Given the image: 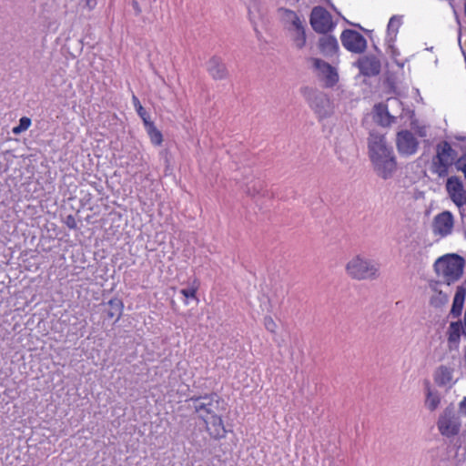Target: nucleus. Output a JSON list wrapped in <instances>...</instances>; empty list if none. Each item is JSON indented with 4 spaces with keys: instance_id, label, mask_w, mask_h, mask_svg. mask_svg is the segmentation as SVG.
<instances>
[{
    "instance_id": "31",
    "label": "nucleus",
    "mask_w": 466,
    "mask_h": 466,
    "mask_svg": "<svg viewBox=\"0 0 466 466\" xmlns=\"http://www.w3.org/2000/svg\"><path fill=\"white\" fill-rule=\"evenodd\" d=\"M456 167L458 170L463 172L466 177V154L462 155L456 162Z\"/></svg>"
},
{
    "instance_id": "6",
    "label": "nucleus",
    "mask_w": 466,
    "mask_h": 466,
    "mask_svg": "<svg viewBox=\"0 0 466 466\" xmlns=\"http://www.w3.org/2000/svg\"><path fill=\"white\" fill-rule=\"evenodd\" d=\"M311 62L316 76L326 87H333L338 83L339 74L336 67L319 58H312Z\"/></svg>"
},
{
    "instance_id": "23",
    "label": "nucleus",
    "mask_w": 466,
    "mask_h": 466,
    "mask_svg": "<svg viewBox=\"0 0 466 466\" xmlns=\"http://www.w3.org/2000/svg\"><path fill=\"white\" fill-rule=\"evenodd\" d=\"M402 24V16L400 15H393L390 17L388 26H387V34L385 41H395L399 28Z\"/></svg>"
},
{
    "instance_id": "35",
    "label": "nucleus",
    "mask_w": 466,
    "mask_h": 466,
    "mask_svg": "<svg viewBox=\"0 0 466 466\" xmlns=\"http://www.w3.org/2000/svg\"><path fill=\"white\" fill-rule=\"evenodd\" d=\"M261 188V184L260 183H257L254 185V190L253 191H250L249 189L248 190V193L249 195H256L257 193H258L259 189Z\"/></svg>"
},
{
    "instance_id": "2",
    "label": "nucleus",
    "mask_w": 466,
    "mask_h": 466,
    "mask_svg": "<svg viewBox=\"0 0 466 466\" xmlns=\"http://www.w3.org/2000/svg\"><path fill=\"white\" fill-rule=\"evenodd\" d=\"M278 16L294 46L301 49L306 44L305 19L296 12L284 7L278 9Z\"/></svg>"
},
{
    "instance_id": "15",
    "label": "nucleus",
    "mask_w": 466,
    "mask_h": 466,
    "mask_svg": "<svg viewBox=\"0 0 466 466\" xmlns=\"http://www.w3.org/2000/svg\"><path fill=\"white\" fill-rule=\"evenodd\" d=\"M446 188L451 198L458 207H462L465 204L463 187L459 178L455 177H449Z\"/></svg>"
},
{
    "instance_id": "26",
    "label": "nucleus",
    "mask_w": 466,
    "mask_h": 466,
    "mask_svg": "<svg viewBox=\"0 0 466 466\" xmlns=\"http://www.w3.org/2000/svg\"><path fill=\"white\" fill-rule=\"evenodd\" d=\"M395 41H385L386 52L392 58L394 63L400 68L404 66L405 62L400 59V52L394 45Z\"/></svg>"
},
{
    "instance_id": "17",
    "label": "nucleus",
    "mask_w": 466,
    "mask_h": 466,
    "mask_svg": "<svg viewBox=\"0 0 466 466\" xmlns=\"http://www.w3.org/2000/svg\"><path fill=\"white\" fill-rule=\"evenodd\" d=\"M207 70L212 78L222 80L228 76V69L223 60L218 56H212L207 63Z\"/></svg>"
},
{
    "instance_id": "28",
    "label": "nucleus",
    "mask_w": 466,
    "mask_h": 466,
    "mask_svg": "<svg viewBox=\"0 0 466 466\" xmlns=\"http://www.w3.org/2000/svg\"><path fill=\"white\" fill-rule=\"evenodd\" d=\"M132 103L137 115L141 117L144 124L151 121L148 113L146 111L139 99L135 95L132 96Z\"/></svg>"
},
{
    "instance_id": "30",
    "label": "nucleus",
    "mask_w": 466,
    "mask_h": 466,
    "mask_svg": "<svg viewBox=\"0 0 466 466\" xmlns=\"http://www.w3.org/2000/svg\"><path fill=\"white\" fill-rule=\"evenodd\" d=\"M31 126V119L27 116H23L19 119L18 126L13 127L12 132L15 135H18L25 130H27Z\"/></svg>"
},
{
    "instance_id": "4",
    "label": "nucleus",
    "mask_w": 466,
    "mask_h": 466,
    "mask_svg": "<svg viewBox=\"0 0 466 466\" xmlns=\"http://www.w3.org/2000/svg\"><path fill=\"white\" fill-rule=\"evenodd\" d=\"M435 270L447 284L457 281L462 275L464 259L459 255H446L437 259Z\"/></svg>"
},
{
    "instance_id": "40",
    "label": "nucleus",
    "mask_w": 466,
    "mask_h": 466,
    "mask_svg": "<svg viewBox=\"0 0 466 466\" xmlns=\"http://www.w3.org/2000/svg\"><path fill=\"white\" fill-rule=\"evenodd\" d=\"M461 31H460V32H459V37H458V41H459V45H460V46H461ZM461 49L462 54H463V56H464V57H465V60H466V55H465V52L463 51L462 47H461Z\"/></svg>"
},
{
    "instance_id": "32",
    "label": "nucleus",
    "mask_w": 466,
    "mask_h": 466,
    "mask_svg": "<svg viewBox=\"0 0 466 466\" xmlns=\"http://www.w3.org/2000/svg\"><path fill=\"white\" fill-rule=\"evenodd\" d=\"M265 328L270 331L275 332L277 325L271 317H266L264 319Z\"/></svg>"
},
{
    "instance_id": "27",
    "label": "nucleus",
    "mask_w": 466,
    "mask_h": 466,
    "mask_svg": "<svg viewBox=\"0 0 466 466\" xmlns=\"http://www.w3.org/2000/svg\"><path fill=\"white\" fill-rule=\"evenodd\" d=\"M108 306L110 309L107 311V316L109 318H113L117 315L116 320H118L122 315L124 304L119 299H111L108 301Z\"/></svg>"
},
{
    "instance_id": "5",
    "label": "nucleus",
    "mask_w": 466,
    "mask_h": 466,
    "mask_svg": "<svg viewBox=\"0 0 466 466\" xmlns=\"http://www.w3.org/2000/svg\"><path fill=\"white\" fill-rule=\"evenodd\" d=\"M456 157V152L450 143L443 141L437 145L436 155L432 159V172L443 177L448 175L449 167Z\"/></svg>"
},
{
    "instance_id": "3",
    "label": "nucleus",
    "mask_w": 466,
    "mask_h": 466,
    "mask_svg": "<svg viewBox=\"0 0 466 466\" xmlns=\"http://www.w3.org/2000/svg\"><path fill=\"white\" fill-rule=\"evenodd\" d=\"M345 270L349 277L357 280L376 279L380 276L379 264L360 254L347 262Z\"/></svg>"
},
{
    "instance_id": "22",
    "label": "nucleus",
    "mask_w": 466,
    "mask_h": 466,
    "mask_svg": "<svg viewBox=\"0 0 466 466\" xmlns=\"http://www.w3.org/2000/svg\"><path fill=\"white\" fill-rule=\"evenodd\" d=\"M465 295H466L465 289L461 287L458 288V289L455 293L453 302H452V307L451 309V315L453 318H458L461 314L463 305H464Z\"/></svg>"
},
{
    "instance_id": "39",
    "label": "nucleus",
    "mask_w": 466,
    "mask_h": 466,
    "mask_svg": "<svg viewBox=\"0 0 466 466\" xmlns=\"http://www.w3.org/2000/svg\"><path fill=\"white\" fill-rule=\"evenodd\" d=\"M461 410L466 413V397L463 399V400L461 403Z\"/></svg>"
},
{
    "instance_id": "36",
    "label": "nucleus",
    "mask_w": 466,
    "mask_h": 466,
    "mask_svg": "<svg viewBox=\"0 0 466 466\" xmlns=\"http://www.w3.org/2000/svg\"><path fill=\"white\" fill-rule=\"evenodd\" d=\"M253 28H254V31H255V34H256V36H257L258 40L260 41L261 38H262V34L258 29V26H257V25L255 23H253Z\"/></svg>"
},
{
    "instance_id": "1",
    "label": "nucleus",
    "mask_w": 466,
    "mask_h": 466,
    "mask_svg": "<svg viewBox=\"0 0 466 466\" xmlns=\"http://www.w3.org/2000/svg\"><path fill=\"white\" fill-rule=\"evenodd\" d=\"M368 154L374 172L387 180L397 171V159L391 146L388 145L385 135L371 131L368 137Z\"/></svg>"
},
{
    "instance_id": "14",
    "label": "nucleus",
    "mask_w": 466,
    "mask_h": 466,
    "mask_svg": "<svg viewBox=\"0 0 466 466\" xmlns=\"http://www.w3.org/2000/svg\"><path fill=\"white\" fill-rule=\"evenodd\" d=\"M435 383L446 389H451L457 381L454 379V369L451 366L441 365L434 371Z\"/></svg>"
},
{
    "instance_id": "25",
    "label": "nucleus",
    "mask_w": 466,
    "mask_h": 466,
    "mask_svg": "<svg viewBox=\"0 0 466 466\" xmlns=\"http://www.w3.org/2000/svg\"><path fill=\"white\" fill-rule=\"evenodd\" d=\"M147 136L149 137L150 142L154 146H160L163 142V135L158 130L152 121L144 124Z\"/></svg>"
},
{
    "instance_id": "9",
    "label": "nucleus",
    "mask_w": 466,
    "mask_h": 466,
    "mask_svg": "<svg viewBox=\"0 0 466 466\" xmlns=\"http://www.w3.org/2000/svg\"><path fill=\"white\" fill-rule=\"evenodd\" d=\"M190 401L201 420H206L212 414H215V409L218 404L217 395L209 394L197 398L193 397L190 399Z\"/></svg>"
},
{
    "instance_id": "12",
    "label": "nucleus",
    "mask_w": 466,
    "mask_h": 466,
    "mask_svg": "<svg viewBox=\"0 0 466 466\" xmlns=\"http://www.w3.org/2000/svg\"><path fill=\"white\" fill-rule=\"evenodd\" d=\"M396 146L401 156L409 157L417 152L419 142L411 132L402 130L397 134Z\"/></svg>"
},
{
    "instance_id": "11",
    "label": "nucleus",
    "mask_w": 466,
    "mask_h": 466,
    "mask_svg": "<svg viewBox=\"0 0 466 466\" xmlns=\"http://www.w3.org/2000/svg\"><path fill=\"white\" fill-rule=\"evenodd\" d=\"M340 40L342 46L352 53L360 54L364 52L367 47L365 37L360 33L354 30H344L340 35Z\"/></svg>"
},
{
    "instance_id": "19",
    "label": "nucleus",
    "mask_w": 466,
    "mask_h": 466,
    "mask_svg": "<svg viewBox=\"0 0 466 466\" xmlns=\"http://www.w3.org/2000/svg\"><path fill=\"white\" fill-rule=\"evenodd\" d=\"M204 421L206 423V429L212 438L221 439L225 437L226 430L222 419L219 416L212 414Z\"/></svg>"
},
{
    "instance_id": "29",
    "label": "nucleus",
    "mask_w": 466,
    "mask_h": 466,
    "mask_svg": "<svg viewBox=\"0 0 466 466\" xmlns=\"http://www.w3.org/2000/svg\"><path fill=\"white\" fill-rule=\"evenodd\" d=\"M199 288V283L198 281V279H194L192 281V283L189 285L188 288L187 289H182L180 290V293L187 299H197V291Z\"/></svg>"
},
{
    "instance_id": "24",
    "label": "nucleus",
    "mask_w": 466,
    "mask_h": 466,
    "mask_svg": "<svg viewBox=\"0 0 466 466\" xmlns=\"http://www.w3.org/2000/svg\"><path fill=\"white\" fill-rule=\"evenodd\" d=\"M441 403V397L437 390H432L431 387H427L426 389V399H425V407L431 410L434 411L437 410Z\"/></svg>"
},
{
    "instance_id": "37",
    "label": "nucleus",
    "mask_w": 466,
    "mask_h": 466,
    "mask_svg": "<svg viewBox=\"0 0 466 466\" xmlns=\"http://www.w3.org/2000/svg\"><path fill=\"white\" fill-rule=\"evenodd\" d=\"M461 209V215L462 217V219L464 223H466V202L462 207H459Z\"/></svg>"
},
{
    "instance_id": "7",
    "label": "nucleus",
    "mask_w": 466,
    "mask_h": 466,
    "mask_svg": "<svg viewBox=\"0 0 466 466\" xmlns=\"http://www.w3.org/2000/svg\"><path fill=\"white\" fill-rule=\"evenodd\" d=\"M310 108L319 118H326L332 115L334 106L328 95L319 91H313L308 97Z\"/></svg>"
},
{
    "instance_id": "13",
    "label": "nucleus",
    "mask_w": 466,
    "mask_h": 466,
    "mask_svg": "<svg viewBox=\"0 0 466 466\" xmlns=\"http://www.w3.org/2000/svg\"><path fill=\"white\" fill-rule=\"evenodd\" d=\"M454 226L453 216L450 211H443L434 217L432 232L434 235L444 238L451 234Z\"/></svg>"
},
{
    "instance_id": "8",
    "label": "nucleus",
    "mask_w": 466,
    "mask_h": 466,
    "mask_svg": "<svg viewBox=\"0 0 466 466\" xmlns=\"http://www.w3.org/2000/svg\"><path fill=\"white\" fill-rule=\"evenodd\" d=\"M437 426L441 435L451 437L458 434L461 422L454 410L447 408L440 415Z\"/></svg>"
},
{
    "instance_id": "33",
    "label": "nucleus",
    "mask_w": 466,
    "mask_h": 466,
    "mask_svg": "<svg viewBox=\"0 0 466 466\" xmlns=\"http://www.w3.org/2000/svg\"><path fill=\"white\" fill-rule=\"evenodd\" d=\"M66 225L70 228H76V221L75 218L72 215H69L66 218Z\"/></svg>"
},
{
    "instance_id": "21",
    "label": "nucleus",
    "mask_w": 466,
    "mask_h": 466,
    "mask_svg": "<svg viewBox=\"0 0 466 466\" xmlns=\"http://www.w3.org/2000/svg\"><path fill=\"white\" fill-rule=\"evenodd\" d=\"M319 47L324 55H333L339 48L336 37L324 35L319 38Z\"/></svg>"
},
{
    "instance_id": "10",
    "label": "nucleus",
    "mask_w": 466,
    "mask_h": 466,
    "mask_svg": "<svg viewBox=\"0 0 466 466\" xmlns=\"http://www.w3.org/2000/svg\"><path fill=\"white\" fill-rule=\"evenodd\" d=\"M310 24L316 32L323 34L332 30L335 25L331 15L320 6H316L312 9Z\"/></svg>"
},
{
    "instance_id": "18",
    "label": "nucleus",
    "mask_w": 466,
    "mask_h": 466,
    "mask_svg": "<svg viewBox=\"0 0 466 466\" xmlns=\"http://www.w3.org/2000/svg\"><path fill=\"white\" fill-rule=\"evenodd\" d=\"M358 67L364 76H376L380 71V62L375 56H364L358 60Z\"/></svg>"
},
{
    "instance_id": "34",
    "label": "nucleus",
    "mask_w": 466,
    "mask_h": 466,
    "mask_svg": "<svg viewBox=\"0 0 466 466\" xmlns=\"http://www.w3.org/2000/svg\"><path fill=\"white\" fill-rule=\"evenodd\" d=\"M83 2H85V5L89 9V10H92L95 8L96 5V0H82Z\"/></svg>"
},
{
    "instance_id": "38",
    "label": "nucleus",
    "mask_w": 466,
    "mask_h": 466,
    "mask_svg": "<svg viewBox=\"0 0 466 466\" xmlns=\"http://www.w3.org/2000/svg\"><path fill=\"white\" fill-rule=\"evenodd\" d=\"M417 134L420 137H424L427 136V131H426V128L425 127H420L418 130H417Z\"/></svg>"
},
{
    "instance_id": "20",
    "label": "nucleus",
    "mask_w": 466,
    "mask_h": 466,
    "mask_svg": "<svg viewBox=\"0 0 466 466\" xmlns=\"http://www.w3.org/2000/svg\"><path fill=\"white\" fill-rule=\"evenodd\" d=\"M463 327L461 321L451 322L448 329V343L450 350L459 348L460 339Z\"/></svg>"
},
{
    "instance_id": "16",
    "label": "nucleus",
    "mask_w": 466,
    "mask_h": 466,
    "mask_svg": "<svg viewBox=\"0 0 466 466\" xmlns=\"http://www.w3.org/2000/svg\"><path fill=\"white\" fill-rule=\"evenodd\" d=\"M388 104H378L374 106L375 117L377 121L383 127H388L395 121V116L389 113V105H399L400 101L397 98H389Z\"/></svg>"
}]
</instances>
